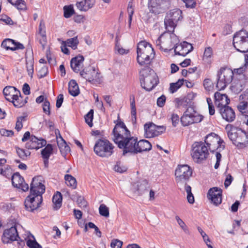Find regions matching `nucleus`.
<instances>
[{
	"label": "nucleus",
	"mask_w": 248,
	"mask_h": 248,
	"mask_svg": "<svg viewBox=\"0 0 248 248\" xmlns=\"http://www.w3.org/2000/svg\"><path fill=\"white\" fill-rule=\"evenodd\" d=\"M25 119V117L21 116L17 118L15 128L17 131H20L23 127L22 121Z\"/></svg>",
	"instance_id": "obj_64"
},
{
	"label": "nucleus",
	"mask_w": 248,
	"mask_h": 248,
	"mask_svg": "<svg viewBox=\"0 0 248 248\" xmlns=\"http://www.w3.org/2000/svg\"><path fill=\"white\" fill-rule=\"evenodd\" d=\"M43 109L44 113L50 115V103L48 100L46 98L43 104Z\"/></svg>",
	"instance_id": "obj_55"
},
{
	"label": "nucleus",
	"mask_w": 248,
	"mask_h": 248,
	"mask_svg": "<svg viewBox=\"0 0 248 248\" xmlns=\"http://www.w3.org/2000/svg\"><path fill=\"white\" fill-rule=\"evenodd\" d=\"M17 238L20 239L17 229L16 226H13L4 231L1 240L3 243L8 244L14 241H18Z\"/></svg>",
	"instance_id": "obj_14"
},
{
	"label": "nucleus",
	"mask_w": 248,
	"mask_h": 248,
	"mask_svg": "<svg viewBox=\"0 0 248 248\" xmlns=\"http://www.w3.org/2000/svg\"><path fill=\"white\" fill-rule=\"evenodd\" d=\"M148 8L150 12L155 15L163 13L166 9V7L161 6L160 4L157 3L155 1V0L153 1L152 0H149L148 2Z\"/></svg>",
	"instance_id": "obj_25"
},
{
	"label": "nucleus",
	"mask_w": 248,
	"mask_h": 248,
	"mask_svg": "<svg viewBox=\"0 0 248 248\" xmlns=\"http://www.w3.org/2000/svg\"><path fill=\"white\" fill-rule=\"evenodd\" d=\"M15 41L11 39H6L3 40L1 43V46L5 48L6 50H15L14 46Z\"/></svg>",
	"instance_id": "obj_41"
},
{
	"label": "nucleus",
	"mask_w": 248,
	"mask_h": 248,
	"mask_svg": "<svg viewBox=\"0 0 248 248\" xmlns=\"http://www.w3.org/2000/svg\"><path fill=\"white\" fill-rule=\"evenodd\" d=\"M220 113L223 119L228 122L233 121L235 118V114L233 109L227 106L219 108Z\"/></svg>",
	"instance_id": "obj_19"
},
{
	"label": "nucleus",
	"mask_w": 248,
	"mask_h": 248,
	"mask_svg": "<svg viewBox=\"0 0 248 248\" xmlns=\"http://www.w3.org/2000/svg\"><path fill=\"white\" fill-rule=\"evenodd\" d=\"M53 147L51 144H48L46 147L41 151V155L43 158H49L52 154Z\"/></svg>",
	"instance_id": "obj_42"
},
{
	"label": "nucleus",
	"mask_w": 248,
	"mask_h": 248,
	"mask_svg": "<svg viewBox=\"0 0 248 248\" xmlns=\"http://www.w3.org/2000/svg\"><path fill=\"white\" fill-rule=\"evenodd\" d=\"M141 86L147 91L152 90L159 83L158 78L149 66H146L140 72Z\"/></svg>",
	"instance_id": "obj_4"
},
{
	"label": "nucleus",
	"mask_w": 248,
	"mask_h": 248,
	"mask_svg": "<svg viewBox=\"0 0 248 248\" xmlns=\"http://www.w3.org/2000/svg\"><path fill=\"white\" fill-rule=\"evenodd\" d=\"M42 181V177L40 176L32 178L30 185V194L24 202L25 208L29 211L33 212L36 210L42 202V194L45 192V186Z\"/></svg>",
	"instance_id": "obj_1"
},
{
	"label": "nucleus",
	"mask_w": 248,
	"mask_h": 248,
	"mask_svg": "<svg viewBox=\"0 0 248 248\" xmlns=\"http://www.w3.org/2000/svg\"><path fill=\"white\" fill-rule=\"evenodd\" d=\"M239 135L237 139L240 140V143H235V145L240 148H243L248 145V133L239 129Z\"/></svg>",
	"instance_id": "obj_27"
},
{
	"label": "nucleus",
	"mask_w": 248,
	"mask_h": 248,
	"mask_svg": "<svg viewBox=\"0 0 248 248\" xmlns=\"http://www.w3.org/2000/svg\"><path fill=\"white\" fill-rule=\"evenodd\" d=\"M64 179L65 180V183L67 186L71 187L73 189H75L77 187V185L76 179L71 175H65Z\"/></svg>",
	"instance_id": "obj_37"
},
{
	"label": "nucleus",
	"mask_w": 248,
	"mask_h": 248,
	"mask_svg": "<svg viewBox=\"0 0 248 248\" xmlns=\"http://www.w3.org/2000/svg\"><path fill=\"white\" fill-rule=\"evenodd\" d=\"M191 155L195 161L201 162L209 155L208 149L202 141L195 142L192 145Z\"/></svg>",
	"instance_id": "obj_10"
},
{
	"label": "nucleus",
	"mask_w": 248,
	"mask_h": 248,
	"mask_svg": "<svg viewBox=\"0 0 248 248\" xmlns=\"http://www.w3.org/2000/svg\"><path fill=\"white\" fill-rule=\"evenodd\" d=\"M239 129L237 131H235V129L232 128L230 131L228 132V136L229 139L232 141L233 144L235 143H240V140L237 139L239 135Z\"/></svg>",
	"instance_id": "obj_35"
},
{
	"label": "nucleus",
	"mask_w": 248,
	"mask_h": 248,
	"mask_svg": "<svg viewBox=\"0 0 248 248\" xmlns=\"http://www.w3.org/2000/svg\"><path fill=\"white\" fill-rule=\"evenodd\" d=\"M168 19L166 16L164 19V24L166 30L168 31L167 32L173 33L176 26V22H173L172 20H168Z\"/></svg>",
	"instance_id": "obj_34"
},
{
	"label": "nucleus",
	"mask_w": 248,
	"mask_h": 248,
	"mask_svg": "<svg viewBox=\"0 0 248 248\" xmlns=\"http://www.w3.org/2000/svg\"><path fill=\"white\" fill-rule=\"evenodd\" d=\"M175 101L177 108H186L191 103V100L187 97H184L182 98H177L175 99Z\"/></svg>",
	"instance_id": "obj_32"
},
{
	"label": "nucleus",
	"mask_w": 248,
	"mask_h": 248,
	"mask_svg": "<svg viewBox=\"0 0 248 248\" xmlns=\"http://www.w3.org/2000/svg\"><path fill=\"white\" fill-rule=\"evenodd\" d=\"M152 149L151 144L147 140H142L137 141L135 154L145 151H149Z\"/></svg>",
	"instance_id": "obj_23"
},
{
	"label": "nucleus",
	"mask_w": 248,
	"mask_h": 248,
	"mask_svg": "<svg viewBox=\"0 0 248 248\" xmlns=\"http://www.w3.org/2000/svg\"><path fill=\"white\" fill-rule=\"evenodd\" d=\"M13 103L14 106L16 108H21L24 106L27 103L26 100H23L22 96L21 95V93L16 94L13 95V99L10 101Z\"/></svg>",
	"instance_id": "obj_30"
},
{
	"label": "nucleus",
	"mask_w": 248,
	"mask_h": 248,
	"mask_svg": "<svg viewBox=\"0 0 248 248\" xmlns=\"http://www.w3.org/2000/svg\"><path fill=\"white\" fill-rule=\"evenodd\" d=\"M87 2V0H82L81 1H78L76 3V6L78 9L81 11H87L93 7V4L86 5Z\"/></svg>",
	"instance_id": "obj_38"
},
{
	"label": "nucleus",
	"mask_w": 248,
	"mask_h": 248,
	"mask_svg": "<svg viewBox=\"0 0 248 248\" xmlns=\"http://www.w3.org/2000/svg\"><path fill=\"white\" fill-rule=\"evenodd\" d=\"M48 73L47 67L46 66H42L41 69L38 71V77L39 78H43L46 76Z\"/></svg>",
	"instance_id": "obj_56"
},
{
	"label": "nucleus",
	"mask_w": 248,
	"mask_h": 248,
	"mask_svg": "<svg viewBox=\"0 0 248 248\" xmlns=\"http://www.w3.org/2000/svg\"><path fill=\"white\" fill-rule=\"evenodd\" d=\"M137 53V62L142 66L150 64L155 55L152 45L145 41H140L138 44Z\"/></svg>",
	"instance_id": "obj_2"
},
{
	"label": "nucleus",
	"mask_w": 248,
	"mask_h": 248,
	"mask_svg": "<svg viewBox=\"0 0 248 248\" xmlns=\"http://www.w3.org/2000/svg\"><path fill=\"white\" fill-rule=\"evenodd\" d=\"M222 193L221 189L214 187L208 190L207 197L214 205L217 206L222 202Z\"/></svg>",
	"instance_id": "obj_15"
},
{
	"label": "nucleus",
	"mask_w": 248,
	"mask_h": 248,
	"mask_svg": "<svg viewBox=\"0 0 248 248\" xmlns=\"http://www.w3.org/2000/svg\"><path fill=\"white\" fill-rule=\"evenodd\" d=\"M213 55V50L211 47H207L205 48L203 56V60L209 62V59Z\"/></svg>",
	"instance_id": "obj_52"
},
{
	"label": "nucleus",
	"mask_w": 248,
	"mask_h": 248,
	"mask_svg": "<svg viewBox=\"0 0 248 248\" xmlns=\"http://www.w3.org/2000/svg\"><path fill=\"white\" fill-rule=\"evenodd\" d=\"M150 186L148 182L146 179L139 182L137 185V191L140 195L147 192Z\"/></svg>",
	"instance_id": "obj_28"
},
{
	"label": "nucleus",
	"mask_w": 248,
	"mask_h": 248,
	"mask_svg": "<svg viewBox=\"0 0 248 248\" xmlns=\"http://www.w3.org/2000/svg\"><path fill=\"white\" fill-rule=\"evenodd\" d=\"M114 169L115 171L120 173H123L127 170V168L125 166L122 165L120 162L116 163V164L114 166Z\"/></svg>",
	"instance_id": "obj_57"
},
{
	"label": "nucleus",
	"mask_w": 248,
	"mask_h": 248,
	"mask_svg": "<svg viewBox=\"0 0 248 248\" xmlns=\"http://www.w3.org/2000/svg\"><path fill=\"white\" fill-rule=\"evenodd\" d=\"M99 214L105 217H108L109 210L108 208L104 204L100 205L99 208Z\"/></svg>",
	"instance_id": "obj_54"
},
{
	"label": "nucleus",
	"mask_w": 248,
	"mask_h": 248,
	"mask_svg": "<svg viewBox=\"0 0 248 248\" xmlns=\"http://www.w3.org/2000/svg\"><path fill=\"white\" fill-rule=\"evenodd\" d=\"M183 189L187 193V200L188 202L192 204L194 202V197L193 194L191 192V187L190 186H186L185 187H183Z\"/></svg>",
	"instance_id": "obj_46"
},
{
	"label": "nucleus",
	"mask_w": 248,
	"mask_h": 248,
	"mask_svg": "<svg viewBox=\"0 0 248 248\" xmlns=\"http://www.w3.org/2000/svg\"><path fill=\"white\" fill-rule=\"evenodd\" d=\"M78 206L81 208H86L87 206V202L84 200V198L81 196H79L78 198L77 201Z\"/></svg>",
	"instance_id": "obj_62"
},
{
	"label": "nucleus",
	"mask_w": 248,
	"mask_h": 248,
	"mask_svg": "<svg viewBox=\"0 0 248 248\" xmlns=\"http://www.w3.org/2000/svg\"><path fill=\"white\" fill-rule=\"evenodd\" d=\"M52 202L55 204L57 209L60 208L62 205V194L57 191V193L54 195L52 198Z\"/></svg>",
	"instance_id": "obj_44"
},
{
	"label": "nucleus",
	"mask_w": 248,
	"mask_h": 248,
	"mask_svg": "<svg viewBox=\"0 0 248 248\" xmlns=\"http://www.w3.org/2000/svg\"><path fill=\"white\" fill-rule=\"evenodd\" d=\"M203 119L202 115L198 114L193 107L189 106L181 118V122L184 126H186L194 123L201 122Z\"/></svg>",
	"instance_id": "obj_11"
},
{
	"label": "nucleus",
	"mask_w": 248,
	"mask_h": 248,
	"mask_svg": "<svg viewBox=\"0 0 248 248\" xmlns=\"http://www.w3.org/2000/svg\"><path fill=\"white\" fill-rule=\"evenodd\" d=\"M170 119L173 127H176L179 123V117L176 114L172 113L171 115Z\"/></svg>",
	"instance_id": "obj_60"
},
{
	"label": "nucleus",
	"mask_w": 248,
	"mask_h": 248,
	"mask_svg": "<svg viewBox=\"0 0 248 248\" xmlns=\"http://www.w3.org/2000/svg\"><path fill=\"white\" fill-rule=\"evenodd\" d=\"M27 245L30 248H41V246L35 240L29 239L27 242Z\"/></svg>",
	"instance_id": "obj_59"
},
{
	"label": "nucleus",
	"mask_w": 248,
	"mask_h": 248,
	"mask_svg": "<svg viewBox=\"0 0 248 248\" xmlns=\"http://www.w3.org/2000/svg\"><path fill=\"white\" fill-rule=\"evenodd\" d=\"M213 82L208 78L204 79L203 81V86L205 89L207 91H211L213 88Z\"/></svg>",
	"instance_id": "obj_63"
},
{
	"label": "nucleus",
	"mask_w": 248,
	"mask_h": 248,
	"mask_svg": "<svg viewBox=\"0 0 248 248\" xmlns=\"http://www.w3.org/2000/svg\"><path fill=\"white\" fill-rule=\"evenodd\" d=\"M113 140L118 147L123 149V155L127 153L135 154L138 138L132 136L130 132H127V134L120 137L117 136V138H113Z\"/></svg>",
	"instance_id": "obj_3"
},
{
	"label": "nucleus",
	"mask_w": 248,
	"mask_h": 248,
	"mask_svg": "<svg viewBox=\"0 0 248 248\" xmlns=\"http://www.w3.org/2000/svg\"><path fill=\"white\" fill-rule=\"evenodd\" d=\"M93 110L91 109L85 116V120L86 123L88 124L90 127H92L93 125Z\"/></svg>",
	"instance_id": "obj_50"
},
{
	"label": "nucleus",
	"mask_w": 248,
	"mask_h": 248,
	"mask_svg": "<svg viewBox=\"0 0 248 248\" xmlns=\"http://www.w3.org/2000/svg\"><path fill=\"white\" fill-rule=\"evenodd\" d=\"M61 143L59 141L57 142L58 145L61 153L62 154L66 155L70 151V148L69 146L67 145L66 142L62 138H61Z\"/></svg>",
	"instance_id": "obj_40"
},
{
	"label": "nucleus",
	"mask_w": 248,
	"mask_h": 248,
	"mask_svg": "<svg viewBox=\"0 0 248 248\" xmlns=\"http://www.w3.org/2000/svg\"><path fill=\"white\" fill-rule=\"evenodd\" d=\"M69 93L73 96H76L79 93V88L75 80H71L69 82Z\"/></svg>",
	"instance_id": "obj_31"
},
{
	"label": "nucleus",
	"mask_w": 248,
	"mask_h": 248,
	"mask_svg": "<svg viewBox=\"0 0 248 248\" xmlns=\"http://www.w3.org/2000/svg\"><path fill=\"white\" fill-rule=\"evenodd\" d=\"M65 43L66 46L71 47L74 50L76 49L79 43L78 36L67 39Z\"/></svg>",
	"instance_id": "obj_43"
},
{
	"label": "nucleus",
	"mask_w": 248,
	"mask_h": 248,
	"mask_svg": "<svg viewBox=\"0 0 248 248\" xmlns=\"http://www.w3.org/2000/svg\"><path fill=\"white\" fill-rule=\"evenodd\" d=\"M145 135L147 138H150L162 134L166 130L163 125H156L153 123H146L144 125Z\"/></svg>",
	"instance_id": "obj_13"
},
{
	"label": "nucleus",
	"mask_w": 248,
	"mask_h": 248,
	"mask_svg": "<svg viewBox=\"0 0 248 248\" xmlns=\"http://www.w3.org/2000/svg\"><path fill=\"white\" fill-rule=\"evenodd\" d=\"M114 146L108 140L99 139L94 146V153L102 157H108L114 152Z\"/></svg>",
	"instance_id": "obj_8"
},
{
	"label": "nucleus",
	"mask_w": 248,
	"mask_h": 248,
	"mask_svg": "<svg viewBox=\"0 0 248 248\" xmlns=\"http://www.w3.org/2000/svg\"><path fill=\"white\" fill-rule=\"evenodd\" d=\"M207 148L211 152H214L216 150L221 151L225 148L224 141L216 134L211 133L205 137L204 140Z\"/></svg>",
	"instance_id": "obj_9"
},
{
	"label": "nucleus",
	"mask_w": 248,
	"mask_h": 248,
	"mask_svg": "<svg viewBox=\"0 0 248 248\" xmlns=\"http://www.w3.org/2000/svg\"><path fill=\"white\" fill-rule=\"evenodd\" d=\"M26 68L27 70L28 73V75L31 78L32 77L34 69H33V64H34V59L33 54H31L29 56H27L26 55Z\"/></svg>",
	"instance_id": "obj_29"
},
{
	"label": "nucleus",
	"mask_w": 248,
	"mask_h": 248,
	"mask_svg": "<svg viewBox=\"0 0 248 248\" xmlns=\"http://www.w3.org/2000/svg\"><path fill=\"white\" fill-rule=\"evenodd\" d=\"M3 93L5 99L10 102L13 99V95L16 94H20V92L13 86H8L3 89Z\"/></svg>",
	"instance_id": "obj_24"
},
{
	"label": "nucleus",
	"mask_w": 248,
	"mask_h": 248,
	"mask_svg": "<svg viewBox=\"0 0 248 248\" xmlns=\"http://www.w3.org/2000/svg\"><path fill=\"white\" fill-rule=\"evenodd\" d=\"M130 107L131 109V115L132 117V121L134 123L136 121V108L135 102H130Z\"/></svg>",
	"instance_id": "obj_58"
},
{
	"label": "nucleus",
	"mask_w": 248,
	"mask_h": 248,
	"mask_svg": "<svg viewBox=\"0 0 248 248\" xmlns=\"http://www.w3.org/2000/svg\"><path fill=\"white\" fill-rule=\"evenodd\" d=\"M184 79H179L177 82L175 83H171L170 84V91L171 93H174L176 92L177 90L180 88L183 84Z\"/></svg>",
	"instance_id": "obj_45"
},
{
	"label": "nucleus",
	"mask_w": 248,
	"mask_h": 248,
	"mask_svg": "<svg viewBox=\"0 0 248 248\" xmlns=\"http://www.w3.org/2000/svg\"><path fill=\"white\" fill-rule=\"evenodd\" d=\"M23 181L24 178L18 172L14 173L12 176V184L15 187H19Z\"/></svg>",
	"instance_id": "obj_33"
},
{
	"label": "nucleus",
	"mask_w": 248,
	"mask_h": 248,
	"mask_svg": "<svg viewBox=\"0 0 248 248\" xmlns=\"http://www.w3.org/2000/svg\"><path fill=\"white\" fill-rule=\"evenodd\" d=\"M12 5H15L19 10L24 9L26 7L25 2L22 0H8Z\"/></svg>",
	"instance_id": "obj_48"
},
{
	"label": "nucleus",
	"mask_w": 248,
	"mask_h": 248,
	"mask_svg": "<svg viewBox=\"0 0 248 248\" xmlns=\"http://www.w3.org/2000/svg\"><path fill=\"white\" fill-rule=\"evenodd\" d=\"M215 103L218 108L227 106L230 102V100L226 94H222L217 92L214 94Z\"/></svg>",
	"instance_id": "obj_20"
},
{
	"label": "nucleus",
	"mask_w": 248,
	"mask_h": 248,
	"mask_svg": "<svg viewBox=\"0 0 248 248\" xmlns=\"http://www.w3.org/2000/svg\"><path fill=\"white\" fill-rule=\"evenodd\" d=\"M217 74L222 78L224 81L228 84L231 83L232 80L233 73L230 69L221 68L218 72Z\"/></svg>",
	"instance_id": "obj_22"
},
{
	"label": "nucleus",
	"mask_w": 248,
	"mask_h": 248,
	"mask_svg": "<svg viewBox=\"0 0 248 248\" xmlns=\"http://www.w3.org/2000/svg\"><path fill=\"white\" fill-rule=\"evenodd\" d=\"M123 242L118 239H113L110 244L112 248H122Z\"/></svg>",
	"instance_id": "obj_61"
},
{
	"label": "nucleus",
	"mask_w": 248,
	"mask_h": 248,
	"mask_svg": "<svg viewBox=\"0 0 248 248\" xmlns=\"http://www.w3.org/2000/svg\"><path fill=\"white\" fill-rule=\"evenodd\" d=\"M133 0H131L129 2L128 4L127 7V12L128 14V22L129 26H130L132 19V16L134 12V5L132 2Z\"/></svg>",
	"instance_id": "obj_49"
},
{
	"label": "nucleus",
	"mask_w": 248,
	"mask_h": 248,
	"mask_svg": "<svg viewBox=\"0 0 248 248\" xmlns=\"http://www.w3.org/2000/svg\"><path fill=\"white\" fill-rule=\"evenodd\" d=\"M182 12L181 10L179 9H174L171 10H170V12L167 13L166 16L167 17L168 20H172L173 22H176V23L182 18Z\"/></svg>",
	"instance_id": "obj_26"
},
{
	"label": "nucleus",
	"mask_w": 248,
	"mask_h": 248,
	"mask_svg": "<svg viewBox=\"0 0 248 248\" xmlns=\"http://www.w3.org/2000/svg\"><path fill=\"white\" fill-rule=\"evenodd\" d=\"M192 174V169L187 165H178L175 170V181L180 190L183 189V187L188 186L187 182Z\"/></svg>",
	"instance_id": "obj_6"
},
{
	"label": "nucleus",
	"mask_w": 248,
	"mask_h": 248,
	"mask_svg": "<svg viewBox=\"0 0 248 248\" xmlns=\"http://www.w3.org/2000/svg\"><path fill=\"white\" fill-rule=\"evenodd\" d=\"M179 40L177 36L173 33L164 32L156 40V47L164 52H169L177 45Z\"/></svg>",
	"instance_id": "obj_5"
},
{
	"label": "nucleus",
	"mask_w": 248,
	"mask_h": 248,
	"mask_svg": "<svg viewBox=\"0 0 248 248\" xmlns=\"http://www.w3.org/2000/svg\"><path fill=\"white\" fill-rule=\"evenodd\" d=\"M15 148L18 156L23 160H27L28 157L30 156L31 155V152L29 151H26L17 146H16Z\"/></svg>",
	"instance_id": "obj_39"
},
{
	"label": "nucleus",
	"mask_w": 248,
	"mask_h": 248,
	"mask_svg": "<svg viewBox=\"0 0 248 248\" xmlns=\"http://www.w3.org/2000/svg\"><path fill=\"white\" fill-rule=\"evenodd\" d=\"M248 106V103L247 101H244L239 103L237 106V108L239 111H240L245 117V119L247 120L246 124L248 125V115L246 114L247 111L246 109Z\"/></svg>",
	"instance_id": "obj_36"
},
{
	"label": "nucleus",
	"mask_w": 248,
	"mask_h": 248,
	"mask_svg": "<svg viewBox=\"0 0 248 248\" xmlns=\"http://www.w3.org/2000/svg\"><path fill=\"white\" fill-rule=\"evenodd\" d=\"M233 45L238 51L248 52V32L245 30L236 32L233 37Z\"/></svg>",
	"instance_id": "obj_7"
},
{
	"label": "nucleus",
	"mask_w": 248,
	"mask_h": 248,
	"mask_svg": "<svg viewBox=\"0 0 248 248\" xmlns=\"http://www.w3.org/2000/svg\"><path fill=\"white\" fill-rule=\"evenodd\" d=\"M84 60V57L82 55H78L71 59L70 66L74 72L78 73L80 71Z\"/></svg>",
	"instance_id": "obj_21"
},
{
	"label": "nucleus",
	"mask_w": 248,
	"mask_h": 248,
	"mask_svg": "<svg viewBox=\"0 0 248 248\" xmlns=\"http://www.w3.org/2000/svg\"><path fill=\"white\" fill-rule=\"evenodd\" d=\"M64 16L69 18L75 14V11L72 5L64 6L63 7Z\"/></svg>",
	"instance_id": "obj_47"
},
{
	"label": "nucleus",
	"mask_w": 248,
	"mask_h": 248,
	"mask_svg": "<svg viewBox=\"0 0 248 248\" xmlns=\"http://www.w3.org/2000/svg\"><path fill=\"white\" fill-rule=\"evenodd\" d=\"M127 132L129 133L130 132L127 129L124 123L120 120V117L118 116V120L112 131L113 138H117V136L120 137L125 134H127Z\"/></svg>",
	"instance_id": "obj_18"
},
{
	"label": "nucleus",
	"mask_w": 248,
	"mask_h": 248,
	"mask_svg": "<svg viewBox=\"0 0 248 248\" xmlns=\"http://www.w3.org/2000/svg\"><path fill=\"white\" fill-rule=\"evenodd\" d=\"M227 83H226L225 81H224L222 78L220 77L217 74V81L216 85V88L219 91H221L224 90L227 86Z\"/></svg>",
	"instance_id": "obj_51"
},
{
	"label": "nucleus",
	"mask_w": 248,
	"mask_h": 248,
	"mask_svg": "<svg viewBox=\"0 0 248 248\" xmlns=\"http://www.w3.org/2000/svg\"><path fill=\"white\" fill-rule=\"evenodd\" d=\"M175 219L177 220L178 224L179 225L180 227L183 230L184 232L186 234H189V231L185 223L178 216H176L175 217Z\"/></svg>",
	"instance_id": "obj_53"
},
{
	"label": "nucleus",
	"mask_w": 248,
	"mask_h": 248,
	"mask_svg": "<svg viewBox=\"0 0 248 248\" xmlns=\"http://www.w3.org/2000/svg\"><path fill=\"white\" fill-rule=\"evenodd\" d=\"M46 140L43 139H39L35 136L31 135L29 141L26 143V148L28 149L37 150L46 145Z\"/></svg>",
	"instance_id": "obj_17"
},
{
	"label": "nucleus",
	"mask_w": 248,
	"mask_h": 248,
	"mask_svg": "<svg viewBox=\"0 0 248 248\" xmlns=\"http://www.w3.org/2000/svg\"><path fill=\"white\" fill-rule=\"evenodd\" d=\"M80 75L87 81L93 84H99L101 81L100 74L95 70L94 67L84 68L80 72Z\"/></svg>",
	"instance_id": "obj_12"
},
{
	"label": "nucleus",
	"mask_w": 248,
	"mask_h": 248,
	"mask_svg": "<svg viewBox=\"0 0 248 248\" xmlns=\"http://www.w3.org/2000/svg\"><path fill=\"white\" fill-rule=\"evenodd\" d=\"M193 49L192 45L187 42L184 41L179 45L174 46V50L176 55L183 56H186Z\"/></svg>",
	"instance_id": "obj_16"
}]
</instances>
